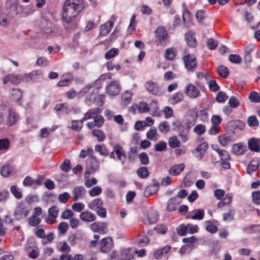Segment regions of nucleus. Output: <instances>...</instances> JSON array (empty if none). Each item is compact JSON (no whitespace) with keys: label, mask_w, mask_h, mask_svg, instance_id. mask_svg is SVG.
<instances>
[{"label":"nucleus","mask_w":260,"mask_h":260,"mask_svg":"<svg viewBox=\"0 0 260 260\" xmlns=\"http://www.w3.org/2000/svg\"><path fill=\"white\" fill-rule=\"evenodd\" d=\"M83 8V0H66L62 14L63 21L67 23L73 22Z\"/></svg>","instance_id":"1"},{"label":"nucleus","mask_w":260,"mask_h":260,"mask_svg":"<svg viewBox=\"0 0 260 260\" xmlns=\"http://www.w3.org/2000/svg\"><path fill=\"white\" fill-rule=\"evenodd\" d=\"M40 27L42 31L47 35H55L57 33L55 26L50 21L43 18L40 22Z\"/></svg>","instance_id":"2"},{"label":"nucleus","mask_w":260,"mask_h":260,"mask_svg":"<svg viewBox=\"0 0 260 260\" xmlns=\"http://www.w3.org/2000/svg\"><path fill=\"white\" fill-rule=\"evenodd\" d=\"M145 87L150 93L156 96H161L164 94V90L156 83L151 80L147 81L145 84Z\"/></svg>","instance_id":"3"},{"label":"nucleus","mask_w":260,"mask_h":260,"mask_svg":"<svg viewBox=\"0 0 260 260\" xmlns=\"http://www.w3.org/2000/svg\"><path fill=\"white\" fill-rule=\"evenodd\" d=\"M182 59L187 71L193 72L196 70L198 63L196 57L193 55L187 54L184 55Z\"/></svg>","instance_id":"4"},{"label":"nucleus","mask_w":260,"mask_h":260,"mask_svg":"<svg viewBox=\"0 0 260 260\" xmlns=\"http://www.w3.org/2000/svg\"><path fill=\"white\" fill-rule=\"evenodd\" d=\"M86 164L87 168L85 172V178L88 177L89 174L93 173L99 169V161L96 157L93 156H91V158H88L86 160Z\"/></svg>","instance_id":"5"},{"label":"nucleus","mask_w":260,"mask_h":260,"mask_svg":"<svg viewBox=\"0 0 260 260\" xmlns=\"http://www.w3.org/2000/svg\"><path fill=\"white\" fill-rule=\"evenodd\" d=\"M155 35L161 45H165L169 38V36L165 27L163 26H158L155 30Z\"/></svg>","instance_id":"6"},{"label":"nucleus","mask_w":260,"mask_h":260,"mask_svg":"<svg viewBox=\"0 0 260 260\" xmlns=\"http://www.w3.org/2000/svg\"><path fill=\"white\" fill-rule=\"evenodd\" d=\"M29 211L25 208V206L22 203H19L14 212V216L16 219L19 220L26 218Z\"/></svg>","instance_id":"7"},{"label":"nucleus","mask_w":260,"mask_h":260,"mask_svg":"<svg viewBox=\"0 0 260 260\" xmlns=\"http://www.w3.org/2000/svg\"><path fill=\"white\" fill-rule=\"evenodd\" d=\"M90 229L94 232L104 234L108 232L107 224L106 222H95L90 226Z\"/></svg>","instance_id":"8"},{"label":"nucleus","mask_w":260,"mask_h":260,"mask_svg":"<svg viewBox=\"0 0 260 260\" xmlns=\"http://www.w3.org/2000/svg\"><path fill=\"white\" fill-rule=\"evenodd\" d=\"M59 209L57 207L53 206L48 209V217L46 218V222L49 224H53L56 221V218L58 216Z\"/></svg>","instance_id":"9"},{"label":"nucleus","mask_w":260,"mask_h":260,"mask_svg":"<svg viewBox=\"0 0 260 260\" xmlns=\"http://www.w3.org/2000/svg\"><path fill=\"white\" fill-rule=\"evenodd\" d=\"M107 92L111 95H115L118 94L120 90V86L119 83L117 81H114L110 82L106 87Z\"/></svg>","instance_id":"10"},{"label":"nucleus","mask_w":260,"mask_h":260,"mask_svg":"<svg viewBox=\"0 0 260 260\" xmlns=\"http://www.w3.org/2000/svg\"><path fill=\"white\" fill-rule=\"evenodd\" d=\"M113 240L111 238H104L101 242L100 250L104 253L109 252L113 248Z\"/></svg>","instance_id":"11"},{"label":"nucleus","mask_w":260,"mask_h":260,"mask_svg":"<svg viewBox=\"0 0 260 260\" xmlns=\"http://www.w3.org/2000/svg\"><path fill=\"white\" fill-rule=\"evenodd\" d=\"M220 160L221 161V165L222 167L224 169H229L230 168V163L229 160H230V156L228 151L224 150H222L220 151L218 154Z\"/></svg>","instance_id":"12"},{"label":"nucleus","mask_w":260,"mask_h":260,"mask_svg":"<svg viewBox=\"0 0 260 260\" xmlns=\"http://www.w3.org/2000/svg\"><path fill=\"white\" fill-rule=\"evenodd\" d=\"M181 200L177 197H172L167 202L166 210L169 212H173L176 210L178 206L180 204Z\"/></svg>","instance_id":"13"},{"label":"nucleus","mask_w":260,"mask_h":260,"mask_svg":"<svg viewBox=\"0 0 260 260\" xmlns=\"http://www.w3.org/2000/svg\"><path fill=\"white\" fill-rule=\"evenodd\" d=\"M152 182L153 184L148 186L144 190V194L145 197H149L154 194L158 189V182L155 179H153Z\"/></svg>","instance_id":"14"},{"label":"nucleus","mask_w":260,"mask_h":260,"mask_svg":"<svg viewBox=\"0 0 260 260\" xmlns=\"http://www.w3.org/2000/svg\"><path fill=\"white\" fill-rule=\"evenodd\" d=\"M19 119V116L15 111L12 109L9 110V113L6 119V125L8 126H12Z\"/></svg>","instance_id":"15"},{"label":"nucleus","mask_w":260,"mask_h":260,"mask_svg":"<svg viewBox=\"0 0 260 260\" xmlns=\"http://www.w3.org/2000/svg\"><path fill=\"white\" fill-rule=\"evenodd\" d=\"M207 148V143L204 142L200 145H198V147L193 150L192 152L196 157L201 159L203 157Z\"/></svg>","instance_id":"16"},{"label":"nucleus","mask_w":260,"mask_h":260,"mask_svg":"<svg viewBox=\"0 0 260 260\" xmlns=\"http://www.w3.org/2000/svg\"><path fill=\"white\" fill-rule=\"evenodd\" d=\"M23 80L22 77L20 75H16L14 74L8 75L3 80L4 84H6L8 82H11L12 84H18Z\"/></svg>","instance_id":"17"},{"label":"nucleus","mask_w":260,"mask_h":260,"mask_svg":"<svg viewBox=\"0 0 260 260\" xmlns=\"http://www.w3.org/2000/svg\"><path fill=\"white\" fill-rule=\"evenodd\" d=\"M185 93L189 98L195 99L200 95V91L194 85L190 84L186 88Z\"/></svg>","instance_id":"18"},{"label":"nucleus","mask_w":260,"mask_h":260,"mask_svg":"<svg viewBox=\"0 0 260 260\" xmlns=\"http://www.w3.org/2000/svg\"><path fill=\"white\" fill-rule=\"evenodd\" d=\"M114 152L116 154L117 158L123 164L126 159V154L123 148L119 145H115L113 147Z\"/></svg>","instance_id":"19"},{"label":"nucleus","mask_w":260,"mask_h":260,"mask_svg":"<svg viewBox=\"0 0 260 260\" xmlns=\"http://www.w3.org/2000/svg\"><path fill=\"white\" fill-rule=\"evenodd\" d=\"M10 11L15 15L21 14L22 15L23 7L19 4L18 0H15L10 4Z\"/></svg>","instance_id":"20"},{"label":"nucleus","mask_w":260,"mask_h":260,"mask_svg":"<svg viewBox=\"0 0 260 260\" xmlns=\"http://www.w3.org/2000/svg\"><path fill=\"white\" fill-rule=\"evenodd\" d=\"M79 217L81 220L84 221L91 222L95 220V215L90 211H86L80 213Z\"/></svg>","instance_id":"21"},{"label":"nucleus","mask_w":260,"mask_h":260,"mask_svg":"<svg viewBox=\"0 0 260 260\" xmlns=\"http://www.w3.org/2000/svg\"><path fill=\"white\" fill-rule=\"evenodd\" d=\"M227 126L231 131H234L236 129L242 130L244 128L245 123L242 121L235 120L230 121Z\"/></svg>","instance_id":"22"},{"label":"nucleus","mask_w":260,"mask_h":260,"mask_svg":"<svg viewBox=\"0 0 260 260\" xmlns=\"http://www.w3.org/2000/svg\"><path fill=\"white\" fill-rule=\"evenodd\" d=\"M86 191L84 187L79 186H76L74 188L73 190V200L77 201L79 199L83 198Z\"/></svg>","instance_id":"23"},{"label":"nucleus","mask_w":260,"mask_h":260,"mask_svg":"<svg viewBox=\"0 0 260 260\" xmlns=\"http://www.w3.org/2000/svg\"><path fill=\"white\" fill-rule=\"evenodd\" d=\"M248 148L250 150L255 151H260V139L256 138L250 139L248 141Z\"/></svg>","instance_id":"24"},{"label":"nucleus","mask_w":260,"mask_h":260,"mask_svg":"<svg viewBox=\"0 0 260 260\" xmlns=\"http://www.w3.org/2000/svg\"><path fill=\"white\" fill-rule=\"evenodd\" d=\"M158 220V214L154 210L150 211L147 215V221H145V224H154Z\"/></svg>","instance_id":"25"},{"label":"nucleus","mask_w":260,"mask_h":260,"mask_svg":"<svg viewBox=\"0 0 260 260\" xmlns=\"http://www.w3.org/2000/svg\"><path fill=\"white\" fill-rule=\"evenodd\" d=\"M184 168L185 165L184 164L175 165L170 169L169 173L173 176H177L184 170Z\"/></svg>","instance_id":"26"},{"label":"nucleus","mask_w":260,"mask_h":260,"mask_svg":"<svg viewBox=\"0 0 260 260\" xmlns=\"http://www.w3.org/2000/svg\"><path fill=\"white\" fill-rule=\"evenodd\" d=\"M135 251L131 248L123 249L121 252L120 258L122 260H129L134 256Z\"/></svg>","instance_id":"27"},{"label":"nucleus","mask_w":260,"mask_h":260,"mask_svg":"<svg viewBox=\"0 0 260 260\" xmlns=\"http://www.w3.org/2000/svg\"><path fill=\"white\" fill-rule=\"evenodd\" d=\"M103 205V201L101 199H95L88 203V207L92 211H96Z\"/></svg>","instance_id":"28"},{"label":"nucleus","mask_w":260,"mask_h":260,"mask_svg":"<svg viewBox=\"0 0 260 260\" xmlns=\"http://www.w3.org/2000/svg\"><path fill=\"white\" fill-rule=\"evenodd\" d=\"M113 26V22L108 21L107 23L102 25L100 26V35L101 36H106L111 31Z\"/></svg>","instance_id":"29"},{"label":"nucleus","mask_w":260,"mask_h":260,"mask_svg":"<svg viewBox=\"0 0 260 260\" xmlns=\"http://www.w3.org/2000/svg\"><path fill=\"white\" fill-rule=\"evenodd\" d=\"M185 40L187 45L191 47H194L197 46L196 39L191 32H188L185 35Z\"/></svg>","instance_id":"30"},{"label":"nucleus","mask_w":260,"mask_h":260,"mask_svg":"<svg viewBox=\"0 0 260 260\" xmlns=\"http://www.w3.org/2000/svg\"><path fill=\"white\" fill-rule=\"evenodd\" d=\"M100 110L98 108L89 109L84 114V119H94L97 114H100Z\"/></svg>","instance_id":"31"},{"label":"nucleus","mask_w":260,"mask_h":260,"mask_svg":"<svg viewBox=\"0 0 260 260\" xmlns=\"http://www.w3.org/2000/svg\"><path fill=\"white\" fill-rule=\"evenodd\" d=\"M219 142L222 146H225L232 141V137L230 135L223 134L218 136Z\"/></svg>","instance_id":"32"},{"label":"nucleus","mask_w":260,"mask_h":260,"mask_svg":"<svg viewBox=\"0 0 260 260\" xmlns=\"http://www.w3.org/2000/svg\"><path fill=\"white\" fill-rule=\"evenodd\" d=\"M259 166V161L257 159L252 160L247 167V173L250 175L252 173L257 170Z\"/></svg>","instance_id":"33"},{"label":"nucleus","mask_w":260,"mask_h":260,"mask_svg":"<svg viewBox=\"0 0 260 260\" xmlns=\"http://www.w3.org/2000/svg\"><path fill=\"white\" fill-rule=\"evenodd\" d=\"M233 194L231 193H228L226 194L224 198L221 200L218 204V208H222L226 205H229L232 200Z\"/></svg>","instance_id":"34"},{"label":"nucleus","mask_w":260,"mask_h":260,"mask_svg":"<svg viewBox=\"0 0 260 260\" xmlns=\"http://www.w3.org/2000/svg\"><path fill=\"white\" fill-rule=\"evenodd\" d=\"M183 98V93L179 91L174 94L169 101L172 104H176L182 101Z\"/></svg>","instance_id":"35"},{"label":"nucleus","mask_w":260,"mask_h":260,"mask_svg":"<svg viewBox=\"0 0 260 260\" xmlns=\"http://www.w3.org/2000/svg\"><path fill=\"white\" fill-rule=\"evenodd\" d=\"M11 95L12 100L15 102H18L21 99L22 93L20 89L14 88L11 90Z\"/></svg>","instance_id":"36"},{"label":"nucleus","mask_w":260,"mask_h":260,"mask_svg":"<svg viewBox=\"0 0 260 260\" xmlns=\"http://www.w3.org/2000/svg\"><path fill=\"white\" fill-rule=\"evenodd\" d=\"M29 77L32 81L36 82L39 79L43 78V75L41 71L35 70L32 71L29 73Z\"/></svg>","instance_id":"37"},{"label":"nucleus","mask_w":260,"mask_h":260,"mask_svg":"<svg viewBox=\"0 0 260 260\" xmlns=\"http://www.w3.org/2000/svg\"><path fill=\"white\" fill-rule=\"evenodd\" d=\"M137 175L142 179H145L149 175V173L146 167H141L137 170Z\"/></svg>","instance_id":"38"},{"label":"nucleus","mask_w":260,"mask_h":260,"mask_svg":"<svg viewBox=\"0 0 260 260\" xmlns=\"http://www.w3.org/2000/svg\"><path fill=\"white\" fill-rule=\"evenodd\" d=\"M170 250L169 246H166L161 249L156 251L154 253V257L156 259H160L164 255L166 254Z\"/></svg>","instance_id":"39"},{"label":"nucleus","mask_w":260,"mask_h":260,"mask_svg":"<svg viewBox=\"0 0 260 260\" xmlns=\"http://www.w3.org/2000/svg\"><path fill=\"white\" fill-rule=\"evenodd\" d=\"M95 151L103 156H107L109 152L104 145L97 144L94 147Z\"/></svg>","instance_id":"40"},{"label":"nucleus","mask_w":260,"mask_h":260,"mask_svg":"<svg viewBox=\"0 0 260 260\" xmlns=\"http://www.w3.org/2000/svg\"><path fill=\"white\" fill-rule=\"evenodd\" d=\"M217 72L220 76L223 78H226L229 76V69L223 65H221L218 67Z\"/></svg>","instance_id":"41"},{"label":"nucleus","mask_w":260,"mask_h":260,"mask_svg":"<svg viewBox=\"0 0 260 260\" xmlns=\"http://www.w3.org/2000/svg\"><path fill=\"white\" fill-rule=\"evenodd\" d=\"M133 94L128 91H126L124 92L121 96V99L122 101V104L126 106L132 100Z\"/></svg>","instance_id":"42"},{"label":"nucleus","mask_w":260,"mask_h":260,"mask_svg":"<svg viewBox=\"0 0 260 260\" xmlns=\"http://www.w3.org/2000/svg\"><path fill=\"white\" fill-rule=\"evenodd\" d=\"M13 171L12 168L9 165L1 167V174L4 177H8L10 176Z\"/></svg>","instance_id":"43"},{"label":"nucleus","mask_w":260,"mask_h":260,"mask_svg":"<svg viewBox=\"0 0 260 260\" xmlns=\"http://www.w3.org/2000/svg\"><path fill=\"white\" fill-rule=\"evenodd\" d=\"M92 134L96 137L100 142L103 141L106 139V135L101 130L94 129L92 131Z\"/></svg>","instance_id":"44"},{"label":"nucleus","mask_w":260,"mask_h":260,"mask_svg":"<svg viewBox=\"0 0 260 260\" xmlns=\"http://www.w3.org/2000/svg\"><path fill=\"white\" fill-rule=\"evenodd\" d=\"M168 144L170 147L175 148L180 146V142L176 136H173L169 138Z\"/></svg>","instance_id":"45"},{"label":"nucleus","mask_w":260,"mask_h":260,"mask_svg":"<svg viewBox=\"0 0 260 260\" xmlns=\"http://www.w3.org/2000/svg\"><path fill=\"white\" fill-rule=\"evenodd\" d=\"M93 121L96 127H101L104 123L105 119L102 115L97 114L93 119Z\"/></svg>","instance_id":"46"},{"label":"nucleus","mask_w":260,"mask_h":260,"mask_svg":"<svg viewBox=\"0 0 260 260\" xmlns=\"http://www.w3.org/2000/svg\"><path fill=\"white\" fill-rule=\"evenodd\" d=\"M138 158L141 164L143 165H147L149 162L148 155L145 152H142L138 155Z\"/></svg>","instance_id":"47"},{"label":"nucleus","mask_w":260,"mask_h":260,"mask_svg":"<svg viewBox=\"0 0 260 260\" xmlns=\"http://www.w3.org/2000/svg\"><path fill=\"white\" fill-rule=\"evenodd\" d=\"M89 156L88 158H91V156H93V150L92 149V148L89 147L86 150H81L80 154L79 157L81 158H85L86 156Z\"/></svg>","instance_id":"48"},{"label":"nucleus","mask_w":260,"mask_h":260,"mask_svg":"<svg viewBox=\"0 0 260 260\" xmlns=\"http://www.w3.org/2000/svg\"><path fill=\"white\" fill-rule=\"evenodd\" d=\"M232 152L236 155H241L243 153L244 149L240 144H235L232 146Z\"/></svg>","instance_id":"49"},{"label":"nucleus","mask_w":260,"mask_h":260,"mask_svg":"<svg viewBox=\"0 0 260 260\" xmlns=\"http://www.w3.org/2000/svg\"><path fill=\"white\" fill-rule=\"evenodd\" d=\"M167 143L164 141H158L154 145V150L156 151L161 152L166 150L167 149Z\"/></svg>","instance_id":"50"},{"label":"nucleus","mask_w":260,"mask_h":260,"mask_svg":"<svg viewBox=\"0 0 260 260\" xmlns=\"http://www.w3.org/2000/svg\"><path fill=\"white\" fill-rule=\"evenodd\" d=\"M158 128L162 133L166 134L170 130V125L167 121H163L159 124Z\"/></svg>","instance_id":"51"},{"label":"nucleus","mask_w":260,"mask_h":260,"mask_svg":"<svg viewBox=\"0 0 260 260\" xmlns=\"http://www.w3.org/2000/svg\"><path fill=\"white\" fill-rule=\"evenodd\" d=\"M247 123L250 127H256L259 124V122L255 115L249 116L247 119Z\"/></svg>","instance_id":"52"},{"label":"nucleus","mask_w":260,"mask_h":260,"mask_svg":"<svg viewBox=\"0 0 260 260\" xmlns=\"http://www.w3.org/2000/svg\"><path fill=\"white\" fill-rule=\"evenodd\" d=\"M71 168L70 161L68 159H66L60 166V170L66 173L68 172Z\"/></svg>","instance_id":"53"},{"label":"nucleus","mask_w":260,"mask_h":260,"mask_svg":"<svg viewBox=\"0 0 260 260\" xmlns=\"http://www.w3.org/2000/svg\"><path fill=\"white\" fill-rule=\"evenodd\" d=\"M118 54V50L116 48H113L110 49L108 51H107L105 55V57L107 59H109L112 57H115Z\"/></svg>","instance_id":"54"},{"label":"nucleus","mask_w":260,"mask_h":260,"mask_svg":"<svg viewBox=\"0 0 260 260\" xmlns=\"http://www.w3.org/2000/svg\"><path fill=\"white\" fill-rule=\"evenodd\" d=\"M149 105L144 102H141L138 105V110L140 113H146L149 111Z\"/></svg>","instance_id":"55"},{"label":"nucleus","mask_w":260,"mask_h":260,"mask_svg":"<svg viewBox=\"0 0 260 260\" xmlns=\"http://www.w3.org/2000/svg\"><path fill=\"white\" fill-rule=\"evenodd\" d=\"M177 233L179 235L184 236L186 235L188 232L187 224H182L179 225L176 229Z\"/></svg>","instance_id":"56"},{"label":"nucleus","mask_w":260,"mask_h":260,"mask_svg":"<svg viewBox=\"0 0 260 260\" xmlns=\"http://www.w3.org/2000/svg\"><path fill=\"white\" fill-rule=\"evenodd\" d=\"M80 34L77 33L75 34L73 38L72 42L68 45V47L70 48H75L78 46V39L80 38Z\"/></svg>","instance_id":"57"},{"label":"nucleus","mask_w":260,"mask_h":260,"mask_svg":"<svg viewBox=\"0 0 260 260\" xmlns=\"http://www.w3.org/2000/svg\"><path fill=\"white\" fill-rule=\"evenodd\" d=\"M249 99L251 102L257 103L260 102V96L256 91H252L249 94Z\"/></svg>","instance_id":"58"},{"label":"nucleus","mask_w":260,"mask_h":260,"mask_svg":"<svg viewBox=\"0 0 260 260\" xmlns=\"http://www.w3.org/2000/svg\"><path fill=\"white\" fill-rule=\"evenodd\" d=\"M10 191L17 199H20L22 197L21 192L18 190L16 185L12 186L10 188Z\"/></svg>","instance_id":"59"},{"label":"nucleus","mask_w":260,"mask_h":260,"mask_svg":"<svg viewBox=\"0 0 260 260\" xmlns=\"http://www.w3.org/2000/svg\"><path fill=\"white\" fill-rule=\"evenodd\" d=\"M228 95L224 92L219 91L216 96V100L219 103H224L228 99Z\"/></svg>","instance_id":"60"},{"label":"nucleus","mask_w":260,"mask_h":260,"mask_svg":"<svg viewBox=\"0 0 260 260\" xmlns=\"http://www.w3.org/2000/svg\"><path fill=\"white\" fill-rule=\"evenodd\" d=\"M35 11V8L32 5H28L26 8H23L22 16L26 17L32 14Z\"/></svg>","instance_id":"61"},{"label":"nucleus","mask_w":260,"mask_h":260,"mask_svg":"<svg viewBox=\"0 0 260 260\" xmlns=\"http://www.w3.org/2000/svg\"><path fill=\"white\" fill-rule=\"evenodd\" d=\"M204 217V211L203 209L196 210V213L191 218L193 220H202Z\"/></svg>","instance_id":"62"},{"label":"nucleus","mask_w":260,"mask_h":260,"mask_svg":"<svg viewBox=\"0 0 260 260\" xmlns=\"http://www.w3.org/2000/svg\"><path fill=\"white\" fill-rule=\"evenodd\" d=\"M41 219L36 217L35 215H32L28 219V223L30 226H36L41 222Z\"/></svg>","instance_id":"63"},{"label":"nucleus","mask_w":260,"mask_h":260,"mask_svg":"<svg viewBox=\"0 0 260 260\" xmlns=\"http://www.w3.org/2000/svg\"><path fill=\"white\" fill-rule=\"evenodd\" d=\"M70 197L71 196L69 193L64 192L58 195V199L60 203H66Z\"/></svg>","instance_id":"64"}]
</instances>
